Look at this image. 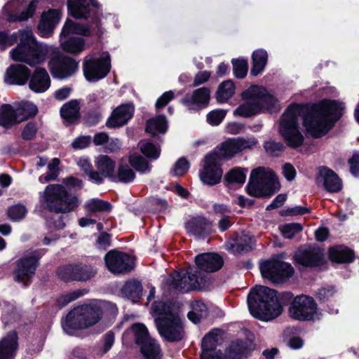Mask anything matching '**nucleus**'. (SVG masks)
Segmentation results:
<instances>
[{"label": "nucleus", "mask_w": 359, "mask_h": 359, "mask_svg": "<svg viewBox=\"0 0 359 359\" xmlns=\"http://www.w3.org/2000/svg\"><path fill=\"white\" fill-rule=\"evenodd\" d=\"M17 334L13 332L0 341V359H12L17 349Z\"/></svg>", "instance_id": "cd10ccee"}, {"label": "nucleus", "mask_w": 359, "mask_h": 359, "mask_svg": "<svg viewBox=\"0 0 359 359\" xmlns=\"http://www.w3.org/2000/svg\"><path fill=\"white\" fill-rule=\"evenodd\" d=\"M155 323L159 334L168 341H179L184 337L182 323L176 314H170L166 318H156Z\"/></svg>", "instance_id": "9b49d317"}, {"label": "nucleus", "mask_w": 359, "mask_h": 359, "mask_svg": "<svg viewBox=\"0 0 359 359\" xmlns=\"http://www.w3.org/2000/svg\"><path fill=\"white\" fill-rule=\"evenodd\" d=\"M107 310H116V305L106 301L94 300L77 306L67 315L64 329L72 334L74 330L93 327L100 321Z\"/></svg>", "instance_id": "7ed1b4c3"}, {"label": "nucleus", "mask_w": 359, "mask_h": 359, "mask_svg": "<svg viewBox=\"0 0 359 359\" xmlns=\"http://www.w3.org/2000/svg\"><path fill=\"white\" fill-rule=\"evenodd\" d=\"M189 168L188 161L182 157L180 158L174 165L172 172L174 175L182 176L184 175Z\"/></svg>", "instance_id": "680f3d73"}, {"label": "nucleus", "mask_w": 359, "mask_h": 359, "mask_svg": "<svg viewBox=\"0 0 359 359\" xmlns=\"http://www.w3.org/2000/svg\"><path fill=\"white\" fill-rule=\"evenodd\" d=\"M29 88L36 93L45 91V71L43 69H36L30 78Z\"/></svg>", "instance_id": "a19ab883"}, {"label": "nucleus", "mask_w": 359, "mask_h": 359, "mask_svg": "<svg viewBox=\"0 0 359 359\" xmlns=\"http://www.w3.org/2000/svg\"><path fill=\"white\" fill-rule=\"evenodd\" d=\"M91 141V137L89 135L79 136L72 142V147L75 149H83L88 147Z\"/></svg>", "instance_id": "69168bd1"}, {"label": "nucleus", "mask_w": 359, "mask_h": 359, "mask_svg": "<svg viewBox=\"0 0 359 359\" xmlns=\"http://www.w3.org/2000/svg\"><path fill=\"white\" fill-rule=\"evenodd\" d=\"M151 311L154 315L158 316V318H166L170 314H175L170 305L161 301L154 302L152 304Z\"/></svg>", "instance_id": "864d4df0"}, {"label": "nucleus", "mask_w": 359, "mask_h": 359, "mask_svg": "<svg viewBox=\"0 0 359 359\" xmlns=\"http://www.w3.org/2000/svg\"><path fill=\"white\" fill-rule=\"evenodd\" d=\"M71 33L86 36L95 35L100 37L103 32L100 25V20L98 18H96L90 26L67 20L62 28L61 36H65Z\"/></svg>", "instance_id": "aec40b11"}, {"label": "nucleus", "mask_w": 359, "mask_h": 359, "mask_svg": "<svg viewBox=\"0 0 359 359\" xmlns=\"http://www.w3.org/2000/svg\"><path fill=\"white\" fill-rule=\"evenodd\" d=\"M210 100V90L203 87L194 90L191 93H187L182 100V103L190 109L195 106H206Z\"/></svg>", "instance_id": "b1692460"}, {"label": "nucleus", "mask_w": 359, "mask_h": 359, "mask_svg": "<svg viewBox=\"0 0 359 359\" xmlns=\"http://www.w3.org/2000/svg\"><path fill=\"white\" fill-rule=\"evenodd\" d=\"M84 208L88 212L92 214L97 212H109L111 205L107 201L93 198L85 203Z\"/></svg>", "instance_id": "37998d69"}, {"label": "nucleus", "mask_w": 359, "mask_h": 359, "mask_svg": "<svg viewBox=\"0 0 359 359\" xmlns=\"http://www.w3.org/2000/svg\"><path fill=\"white\" fill-rule=\"evenodd\" d=\"M260 271L264 278L273 283H279L291 277L294 269L290 264L280 260H267L260 266Z\"/></svg>", "instance_id": "4468645a"}, {"label": "nucleus", "mask_w": 359, "mask_h": 359, "mask_svg": "<svg viewBox=\"0 0 359 359\" xmlns=\"http://www.w3.org/2000/svg\"><path fill=\"white\" fill-rule=\"evenodd\" d=\"M253 349L252 342L248 340H236L230 343L224 354L226 359H243Z\"/></svg>", "instance_id": "5701e85b"}, {"label": "nucleus", "mask_w": 359, "mask_h": 359, "mask_svg": "<svg viewBox=\"0 0 359 359\" xmlns=\"http://www.w3.org/2000/svg\"><path fill=\"white\" fill-rule=\"evenodd\" d=\"M242 97L246 102L235 110L236 115L250 117L262 109L272 110L276 108L277 100L262 86H250L242 93Z\"/></svg>", "instance_id": "423d86ee"}, {"label": "nucleus", "mask_w": 359, "mask_h": 359, "mask_svg": "<svg viewBox=\"0 0 359 359\" xmlns=\"http://www.w3.org/2000/svg\"><path fill=\"white\" fill-rule=\"evenodd\" d=\"M61 117L69 123H74L80 118V103L76 100H72L61 107Z\"/></svg>", "instance_id": "c756f323"}, {"label": "nucleus", "mask_w": 359, "mask_h": 359, "mask_svg": "<svg viewBox=\"0 0 359 359\" xmlns=\"http://www.w3.org/2000/svg\"><path fill=\"white\" fill-rule=\"evenodd\" d=\"M317 304L315 300L306 295H298L291 302L289 315L298 320H311L316 313Z\"/></svg>", "instance_id": "ddd939ff"}, {"label": "nucleus", "mask_w": 359, "mask_h": 359, "mask_svg": "<svg viewBox=\"0 0 359 359\" xmlns=\"http://www.w3.org/2000/svg\"><path fill=\"white\" fill-rule=\"evenodd\" d=\"M280 229L285 238L291 239L302 230V226L299 223H290L283 225Z\"/></svg>", "instance_id": "4d7b16f0"}, {"label": "nucleus", "mask_w": 359, "mask_h": 359, "mask_svg": "<svg viewBox=\"0 0 359 359\" xmlns=\"http://www.w3.org/2000/svg\"><path fill=\"white\" fill-rule=\"evenodd\" d=\"M97 170L90 172V180L97 184H101L104 177L115 179V161L107 155H100L95 159Z\"/></svg>", "instance_id": "6ab92c4d"}, {"label": "nucleus", "mask_w": 359, "mask_h": 359, "mask_svg": "<svg viewBox=\"0 0 359 359\" xmlns=\"http://www.w3.org/2000/svg\"><path fill=\"white\" fill-rule=\"evenodd\" d=\"M78 282L87 281L95 276L97 269L90 264H76Z\"/></svg>", "instance_id": "49530a36"}, {"label": "nucleus", "mask_w": 359, "mask_h": 359, "mask_svg": "<svg viewBox=\"0 0 359 359\" xmlns=\"http://www.w3.org/2000/svg\"><path fill=\"white\" fill-rule=\"evenodd\" d=\"M142 286L140 281L132 280L126 282L122 289V293L128 299L135 301L140 298Z\"/></svg>", "instance_id": "58836bf2"}, {"label": "nucleus", "mask_w": 359, "mask_h": 359, "mask_svg": "<svg viewBox=\"0 0 359 359\" xmlns=\"http://www.w3.org/2000/svg\"><path fill=\"white\" fill-rule=\"evenodd\" d=\"M340 110V105L330 100H323L310 109L301 104H291L282 116L279 132L289 147H299L304 140L298 123L300 116H303L307 132L314 137H320L339 119Z\"/></svg>", "instance_id": "f257e3e1"}, {"label": "nucleus", "mask_w": 359, "mask_h": 359, "mask_svg": "<svg viewBox=\"0 0 359 359\" xmlns=\"http://www.w3.org/2000/svg\"><path fill=\"white\" fill-rule=\"evenodd\" d=\"M30 76L27 67L22 64L10 65L4 74V81L8 85H24Z\"/></svg>", "instance_id": "412c9836"}, {"label": "nucleus", "mask_w": 359, "mask_h": 359, "mask_svg": "<svg viewBox=\"0 0 359 359\" xmlns=\"http://www.w3.org/2000/svg\"><path fill=\"white\" fill-rule=\"evenodd\" d=\"M128 161L130 166L140 172L146 173L149 172L151 170V166L142 156L136 154L130 155Z\"/></svg>", "instance_id": "09e8293b"}, {"label": "nucleus", "mask_w": 359, "mask_h": 359, "mask_svg": "<svg viewBox=\"0 0 359 359\" xmlns=\"http://www.w3.org/2000/svg\"><path fill=\"white\" fill-rule=\"evenodd\" d=\"M257 143L254 137L251 138H231L217 146L210 153H215L219 157V161L230 159L236 154L250 149Z\"/></svg>", "instance_id": "f8f14e48"}, {"label": "nucleus", "mask_w": 359, "mask_h": 359, "mask_svg": "<svg viewBox=\"0 0 359 359\" xmlns=\"http://www.w3.org/2000/svg\"><path fill=\"white\" fill-rule=\"evenodd\" d=\"M279 189L275 173L269 168L259 167L252 170L247 193L254 197L271 196Z\"/></svg>", "instance_id": "6e6552de"}, {"label": "nucleus", "mask_w": 359, "mask_h": 359, "mask_svg": "<svg viewBox=\"0 0 359 359\" xmlns=\"http://www.w3.org/2000/svg\"><path fill=\"white\" fill-rule=\"evenodd\" d=\"M208 314L206 305L201 301H195L192 303V310L188 313L187 317L194 323H197L202 318H206Z\"/></svg>", "instance_id": "ea45409f"}, {"label": "nucleus", "mask_w": 359, "mask_h": 359, "mask_svg": "<svg viewBox=\"0 0 359 359\" xmlns=\"http://www.w3.org/2000/svg\"><path fill=\"white\" fill-rule=\"evenodd\" d=\"M68 8L72 15L78 19H86L91 12L88 0H67Z\"/></svg>", "instance_id": "c85d7f7f"}, {"label": "nucleus", "mask_w": 359, "mask_h": 359, "mask_svg": "<svg viewBox=\"0 0 359 359\" xmlns=\"http://www.w3.org/2000/svg\"><path fill=\"white\" fill-rule=\"evenodd\" d=\"M18 123L15 118V110L11 104H4L0 107V125L8 128Z\"/></svg>", "instance_id": "f704fd0d"}, {"label": "nucleus", "mask_w": 359, "mask_h": 359, "mask_svg": "<svg viewBox=\"0 0 359 359\" xmlns=\"http://www.w3.org/2000/svg\"><path fill=\"white\" fill-rule=\"evenodd\" d=\"M39 256L37 252H32L18 259L14 271L15 280L24 285H27L29 280L34 274L38 266Z\"/></svg>", "instance_id": "f3484780"}, {"label": "nucleus", "mask_w": 359, "mask_h": 359, "mask_svg": "<svg viewBox=\"0 0 359 359\" xmlns=\"http://www.w3.org/2000/svg\"><path fill=\"white\" fill-rule=\"evenodd\" d=\"M53 77L64 79L73 76L79 69V63L73 58L56 51L48 62Z\"/></svg>", "instance_id": "9d476101"}, {"label": "nucleus", "mask_w": 359, "mask_h": 359, "mask_svg": "<svg viewBox=\"0 0 359 359\" xmlns=\"http://www.w3.org/2000/svg\"><path fill=\"white\" fill-rule=\"evenodd\" d=\"M110 68V56L108 53L100 57H86L83 60V74L89 81L95 82L104 78Z\"/></svg>", "instance_id": "1a4fd4ad"}, {"label": "nucleus", "mask_w": 359, "mask_h": 359, "mask_svg": "<svg viewBox=\"0 0 359 359\" xmlns=\"http://www.w3.org/2000/svg\"><path fill=\"white\" fill-rule=\"evenodd\" d=\"M61 18L60 11L57 9H50L46 12V36L50 35L58 24Z\"/></svg>", "instance_id": "3c124183"}, {"label": "nucleus", "mask_w": 359, "mask_h": 359, "mask_svg": "<svg viewBox=\"0 0 359 359\" xmlns=\"http://www.w3.org/2000/svg\"><path fill=\"white\" fill-rule=\"evenodd\" d=\"M247 172V169L238 167L234 168L225 175L224 180L228 184H238L242 185L245 182Z\"/></svg>", "instance_id": "c03bdc74"}, {"label": "nucleus", "mask_w": 359, "mask_h": 359, "mask_svg": "<svg viewBox=\"0 0 359 359\" xmlns=\"http://www.w3.org/2000/svg\"><path fill=\"white\" fill-rule=\"evenodd\" d=\"M86 293V290L83 289H78L74 291L68 292L63 294L60 299V304L66 305L71 302H73L79 297L83 296Z\"/></svg>", "instance_id": "052dcab7"}, {"label": "nucleus", "mask_w": 359, "mask_h": 359, "mask_svg": "<svg viewBox=\"0 0 359 359\" xmlns=\"http://www.w3.org/2000/svg\"><path fill=\"white\" fill-rule=\"evenodd\" d=\"M134 108L130 104H122L116 108L107 121L108 128H118L126 124L132 118Z\"/></svg>", "instance_id": "4be33fe9"}, {"label": "nucleus", "mask_w": 359, "mask_h": 359, "mask_svg": "<svg viewBox=\"0 0 359 359\" xmlns=\"http://www.w3.org/2000/svg\"><path fill=\"white\" fill-rule=\"evenodd\" d=\"M27 213L24 205L17 204L11 206L7 211L8 218L13 222H19L23 219Z\"/></svg>", "instance_id": "603ef678"}, {"label": "nucleus", "mask_w": 359, "mask_h": 359, "mask_svg": "<svg viewBox=\"0 0 359 359\" xmlns=\"http://www.w3.org/2000/svg\"><path fill=\"white\" fill-rule=\"evenodd\" d=\"M76 264L60 266L57 269V274L60 279L65 282L78 281Z\"/></svg>", "instance_id": "de8ad7c7"}, {"label": "nucleus", "mask_w": 359, "mask_h": 359, "mask_svg": "<svg viewBox=\"0 0 359 359\" xmlns=\"http://www.w3.org/2000/svg\"><path fill=\"white\" fill-rule=\"evenodd\" d=\"M20 39V43L11 51L13 60L24 62L29 65H35L43 61L44 55L41 47L38 45L29 29L19 30L11 36L0 32V44L12 45Z\"/></svg>", "instance_id": "20e7f679"}, {"label": "nucleus", "mask_w": 359, "mask_h": 359, "mask_svg": "<svg viewBox=\"0 0 359 359\" xmlns=\"http://www.w3.org/2000/svg\"><path fill=\"white\" fill-rule=\"evenodd\" d=\"M252 66L250 74L253 76H257L262 72L266 65L268 60V54L263 49H258L253 52L252 55Z\"/></svg>", "instance_id": "72a5a7b5"}, {"label": "nucleus", "mask_w": 359, "mask_h": 359, "mask_svg": "<svg viewBox=\"0 0 359 359\" xmlns=\"http://www.w3.org/2000/svg\"><path fill=\"white\" fill-rule=\"evenodd\" d=\"M226 116L224 110H214L207 115V121L212 126H218Z\"/></svg>", "instance_id": "e2e57ef3"}, {"label": "nucleus", "mask_w": 359, "mask_h": 359, "mask_svg": "<svg viewBox=\"0 0 359 359\" xmlns=\"http://www.w3.org/2000/svg\"><path fill=\"white\" fill-rule=\"evenodd\" d=\"M251 244V237L241 233L234 234L232 238L227 241L226 246L229 251L236 254L250 250Z\"/></svg>", "instance_id": "393cba45"}, {"label": "nucleus", "mask_w": 359, "mask_h": 359, "mask_svg": "<svg viewBox=\"0 0 359 359\" xmlns=\"http://www.w3.org/2000/svg\"><path fill=\"white\" fill-rule=\"evenodd\" d=\"M186 229L195 236H201L211 233L212 224L204 217H196L186 223Z\"/></svg>", "instance_id": "bb28decb"}, {"label": "nucleus", "mask_w": 359, "mask_h": 359, "mask_svg": "<svg viewBox=\"0 0 359 359\" xmlns=\"http://www.w3.org/2000/svg\"><path fill=\"white\" fill-rule=\"evenodd\" d=\"M124 337L133 336L136 344L141 346L152 338L149 335L146 326L142 323H135L124 333Z\"/></svg>", "instance_id": "7c9ffc66"}, {"label": "nucleus", "mask_w": 359, "mask_h": 359, "mask_svg": "<svg viewBox=\"0 0 359 359\" xmlns=\"http://www.w3.org/2000/svg\"><path fill=\"white\" fill-rule=\"evenodd\" d=\"M251 314L262 320H271L283 312L276 291L265 286H256L248 296Z\"/></svg>", "instance_id": "39448f33"}, {"label": "nucleus", "mask_w": 359, "mask_h": 359, "mask_svg": "<svg viewBox=\"0 0 359 359\" xmlns=\"http://www.w3.org/2000/svg\"><path fill=\"white\" fill-rule=\"evenodd\" d=\"M116 177L118 182L130 183L135 179V173L129 165L121 163L118 165Z\"/></svg>", "instance_id": "8fccbe9b"}, {"label": "nucleus", "mask_w": 359, "mask_h": 359, "mask_svg": "<svg viewBox=\"0 0 359 359\" xmlns=\"http://www.w3.org/2000/svg\"><path fill=\"white\" fill-rule=\"evenodd\" d=\"M233 69L235 76L238 79H243L248 72V65L245 60H233Z\"/></svg>", "instance_id": "13d9d810"}, {"label": "nucleus", "mask_w": 359, "mask_h": 359, "mask_svg": "<svg viewBox=\"0 0 359 359\" xmlns=\"http://www.w3.org/2000/svg\"><path fill=\"white\" fill-rule=\"evenodd\" d=\"M235 93V86L232 81L222 82L217 92V100L219 102H224L233 96Z\"/></svg>", "instance_id": "a18cd8bd"}, {"label": "nucleus", "mask_w": 359, "mask_h": 359, "mask_svg": "<svg viewBox=\"0 0 359 359\" xmlns=\"http://www.w3.org/2000/svg\"><path fill=\"white\" fill-rule=\"evenodd\" d=\"M174 98V93L169 90L164 93L156 101L155 107L156 109H160L165 107L169 102Z\"/></svg>", "instance_id": "338daca9"}, {"label": "nucleus", "mask_w": 359, "mask_h": 359, "mask_svg": "<svg viewBox=\"0 0 359 359\" xmlns=\"http://www.w3.org/2000/svg\"><path fill=\"white\" fill-rule=\"evenodd\" d=\"M167 120L163 115L150 118L146 124V132L156 135L158 133H164L167 130Z\"/></svg>", "instance_id": "c9c22d12"}, {"label": "nucleus", "mask_w": 359, "mask_h": 359, "mask_svg": "<svg viewBox=\"0 0 359 359\" xmlns=\"http://www.w3.org/2000/svg\"><path fill=\"white\" fill-rule=\"evenodd\" d=\"M223 175L219 157L215 153H208L203 158V166L199 176L203 184L213 186L220 182Z\"/></svg>", "instance_id": "dca6fc26"}, {"label": "nucleus", "mask_w": 359, "mask_h": 359, "mask_svg": "<svg viewBox=\"0 0 359 359\" xmlns=\"http://www.w3.org/2000/svg\"><path fill=\"white\" fill-rule=\"evenodd\" d=\"M329 257L331 261L337 263H347L353 261L354 253L348 248L337 246L330 248Z\"/></svg>", "instance_id": "473e14b6"}, {"label": "nucleus", "mask_w": 359, "mask_h": 359, "mask_svg": "<svg viewBox=\"0 0 359 359\" xmlns=\"http://www.w3.org/2000/svg\"><path fill=\"white\" fill-rule=\"evenodd\" d=\"M298 264L305 267H317L323 264V252L318 247L313 245L300 248L295 255Z\"/></svg>", "instance_id": "a211bd4d"}, {"label": "nucleus", "mask_w": 359, "mask_h": 359, "mask_svg": "<svg viewBox=\"0 0 359 359\" xmlns=\"http://www.w3.org/2000/svg\"><path fill=\"white\" fill-rule=\"evenodd\" d=\"M107 269L114 274L130 273L135 266V261L130 255L117 250H110L104 256Z\"/></svg>", "instance_id": "2eb2a0df"}, {"label": "nucleus", "mask_w": 359, "mask_h": 359, "mask_svg": "<svg viewBox=\"0 0 359 359\" xmlns=\"http://www.w3.org/2000/svg\"><path fill=\"white\" fill-rule=\"evenodd\" d=\"M196 268L170 273L163 281V286L170 292H188L201 290L206 283L205 273L218 271L223 266V259L214 252L198 255L195 257Z\"/></svg>", "instance_id": "f03ea898"}, {"label": "nucleus", "mask_w": 359, "mask_h": 359, "mask_svg": "<svg viewBox=\"0 0 359 359\" xmlns=\"http://www.w3.org/2000/svg\"><path fill=\"white\" fill-rule=\"evenodd\" d=\"M63 50L72 54H79L84 50L85 40L83 38L73 36L61 43Z\"/></svg>", "instance_id": "4c0bfd02"}, {"label": "nucleus", "mask_w": 359, "mask_h": 359, "mask_svg": "<svg viewBox=\"0 0 359 359\" xmlns=\"http://www.w3.org/2000/svg\"><path fill=\"white\" fill-rule=\"evenodd\" d=\"M15 110V118L18 123L35 116L38 112L37 107L28 101H22L18 103Z\"/></svg>", "instance_id": "2f4dec72"}, {"label": "nucleus", "mask_w": 359, "mask_h": 359, "mask_svg": "<svg viewBox=\"0 0 359 359\" xmlns=\"http://www.w3.org/2000/svg\"><path fill=\"white\" fill-rule=\"evenodd\" d=\"M264 147L269 154L276 156L280 155L285 149V146L282 142H276L273 140L265 142Z\"/></svg>", "instance_id": "bf43d9fd"}, {"label": "nucleus", "mask_w": 359, "mask_h": 359, "mask_svg": "<svg viewBox=\"0 0 359 359\" xmlns=\"http://www.w3.org/2000/svg\"><path fill=\"white\" fill-rule=\"evenodd\" d=\"M219 330L214 329L204 336L201 343L202 352H208L216 349L219 343Z\"/></svg>", "instance_id": "79ce46f5"}, {"label": "nucleus", "mask_w": 359, "mask_h": 359, "mask_svg": "<svg viewBox=\"0 0 359 359\" xmlns=\"http://www.w3.org/2000/svg\"><path fill=\"white\" fill-rule=\"evenodd\" d=\"M37 128L34 123H28L22 132V137L25 140H32L36 135Z\"/></svg>", "instance_id": "774afa93"}, {"label": "nucleus", "mask_w": 359, "mask_h": 359, "mask_svg": "<svg viewBox=\"0 0 359 359\" xmlns=\"http://www.w3.org/2000/svg\"><path fill=\"white\" fill-rule=\"evenodd\" d=\"M140 347L145 359H161L162 357L160 345L154 339L149 340Z\"/></svg>", "instance_id": "e433bc0d"}, {"label": "nucleus", "mask_w": 359, "mask_h": 359, "mask_svg": "<svg viewBox=\"0 0 359 359\" xmlns=\"http://www.w3.org/2000/svg\"><path fill=\"white\" fill-rule=\"evenodd\" d=\"M60 165V160L58 158H54L49 162L46 172V182L57 180L62 170Z\"/></svg>", "instance_id": "6e6d98bb"}, {"label": "nucleus", "mask_w": 359, "mask_h": 359, "mask_svg": "<svg viewBox=\"0 0 359 359\" xmlns=\"http://www.w3.org/2000/svg\"><path fill=\"white\" fill-rule=\"evenodd\" d=\"M62 183L64 187L69 189H80L83 187V182L81 180L74 176H69L62 180Z\"/></svg>", "instance_id": "0e129e2a"}, {"label": "nucleus", "mask_w": 359, "mask_h": 359, "mask_svg": "<svg viewBox=\"0 0 359 359\" xmlns=\"http://www.w3.org/2000/svg\"><path fill=\"white\" fill-rule=\"evenodd\" d=\"M320 176L323 178L325 189L328 192L337 193L341 190V180L332 170L327 168H322L320 170Z\"/></svg>", "instance_id": "a878e982"}, {"label": "nucleus", "mask_w": 359, "mask_h": 359, "mask_svg": "<svg viewBox=\"0 0 359 359\" xmlns=\"http://www.w3.org/2000/svg\"><path fill=\"white\" fill-rule=\"evenodd\" d=\"M79 197L69 193L60 184L46 186V208L55 213L67 214L74 211L80 205Z\"/></svg>", "instance_id": "0eeeda50"}, {"label": "nucleus", "mask_w": 359, "mask_h": 359, "mask_svg": "<svg viewBox=\"0 0 359 359\" xmlns=\"http://www.w3.org/2000/svg\"><path fill=\"white\" fill-rule=\"evenodd\" d=\"M140 149L144 155L154 160L157 159L161 154L160 148L151 142L140 144Z\"/></svg>", "instance_id": "5fc2aeb1"}]
</instances>
